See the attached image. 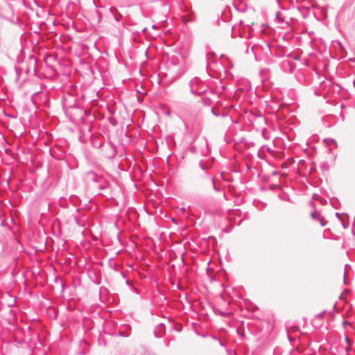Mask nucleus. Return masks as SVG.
<instances>
[{
  "label": "nucleus",
  "mask_w": 355,
  "mask_h": 355,
  "mask_svg": "<svg viewBox=\"0 0 355 355\" xmlns=\"http://www.w3.org/2000/svg\"><path fill=\"white\" fill-rule=\"evenodd\" d=\"M20 70H21V68L20 69L16 68V73H17V76L16 78V81H18L19 79V71H20Z\"/></svg>",
  "instance_id": "nucleus-19"
},
{
  "label": "nucleus",
  "mask_w": 355,
  "mask_h": 355,
  "mask_svg": "<svg viewBox=\"0 0 355 355\" xmlns=\"http://www.w3.org/2000/svg\"><path fill=\"white\" fill-rule=\"evenodd\" d=\"M193 20V17L192 14L189 15V16H183L182 17V21L184 23H187V22L191 21Z\"/></svg>",
  "instance_id": "nucleus-12"
},
{
  "label": "nucleus",
  "mask_w": 355,
  "mask_h": 355,
  "mask_svg": "<svg viewBox=\"0 0 355 355\" xmlns=\"http://www.w3.org/2000/svg\"><path fill=\"white\" fill-rule=\"evenodd\" d=\"M119 334L121 336H123V337H125L127 336L126 335L124 334V333H123L122 331H119Z\"/></svg>",
  "instance_id": "nucleus-24"
},
{
  "label": "nucleus",
  "mask_w": 355,
  "mask_h": 355,
  "mask_svg": "<svg viewBox=\"0 0 355 355\" xmlns=\"http://www.w3.org/2000/svg\"><path fill=\"white\" fill-rule=\"evenodd\" d=\"M202 178L207 179L211 181L213 189L216 192H220L222 190L216 185V179L214 177H212L209 175L208 173H205L203 175H202Z\"/></svg>",
  "instance_id": "nucleus-5"
},
{
  "label": "nucleus",
  "mask_w": 355,
  "mask_h": 355,
  "mask_svg": "<svg viewBox=\"0 0 355 355\" xmlns=\"http://www.w3.org/2000/svg\"><path fill=\"white\" fill-rule=\"evenodd\" d=\"M205 143H206V145H207V141L206 139H205Z\"/></svg>",
  "instance_id": "nucleus-35"
},
{
  "label": "nucleus",
  "mask_w": 355,
  "mask_h": 355,
  "mask_svg": "<svg viewBox=\"0 0 355 355\" xmlns=\"http://www.w3.org/2000/svg\"><path fill=\"white\" fill-rule=\"evenodd\" d=\"M332 142H334L335 144H336V142L334 139H331Z\"/></svg>",
  "instance_id": "nucleus-30"
},
{
  "label": "nucleus",
  "mask_w": 355,
  "mask_h": 355,
  "mask_svg": "<svg viewBox=\"0 0 355 355\" xmlns=\"http://www.w3.org/2000/svg\"><path fill=\"white\" fill-rule=\"evenodd\" d=\"M342 226L344 229H347L349 227V223L348 222H344L342 221Z\"/></svg>",
  "instance_id": "nucleus-18"
},
{
  "label": "nucleus",
  "mask_w": 355,
  "mask_h": 355,
  "mask_svg": "<svg viewBox=\"0 0 355 355\" xmlns=\"http://www.w3.org/2000/svg\"><path fill=\"white\" fill-rule=\"evenodd\" d=\"M220 116H222V117H227L228 116V114L226 112H220Z\"/></svg>",
  "instance_id": "nucleus-22"
},
{
  "label": "nucleus",
  "mask_w": 355,
  "mask_h": 355,
  "mask_svg": "<svg viewBox=\"0 0 355 355\" xmlns=\"http://www.w3.org/2000/svg\"><path fill=\"white\" fill-rule=\"evenodd\" d=\"M121 275L123 278H125V273H124L123 272H121Z\"/></svg>",
  "instance_id": "nucleus-25"
},
{
  "label": "nucleus",
  "mask_w": 355,
  "mask_h": 355,
  "mask_svg": "<svg viewBox=\"0 0 355 355\" xmlns=\"http://www.w3.org/2000/svg\"><path fill=\"white\" fill-rule=\"evenodd\" d=\"M199 167H200L202 170H203V171H206V170H207V169H209V166H207L204 164V162H203V161H202V160H200V161L199 162Z\"/></svg>",
  "instance_id": "nucleus-14"
},
{
  "label": "nucleus",
  "mask_w": 355,
  "mask_h": 355,
  "mask_svg": "<svg viewBox=\"0 0 355 355\" xmlns=\"http://www.w3.org/2000/svg\"><path fill=\"white\" fill-rule=\"evenodd\" d=\"M277 173H278V172H277V171H274V172L272 173V175H277Z\"/></svg>",
  "instance_id": "nucleus-27"
},
{
  "label": "nucleus",
  "mask_w": 355,
  "mask_h": 355,
  "mask_svg": "<svg viewBox=\"0 0 355 355\" xmlns=\"http://www.w3.org/2000/svg\"><path fill=\"white\" fill-rule=\"evenodd\" d=\"M345 275H346V273L345 272H344V279H345Z\"/></svg>",
  "instance_id": "nucleus-36"
},
{
  "label": "nucleus",
  "mask_w": 355,
  "mask_h": 355,
  "mask_svg": "<svg viewBox=\"0 0 355 355\" xmlns=\"http://www.w3.org/2000/svg\"><path fill=\"white\" fill-rule=\"evenodd\" d=\"M126 284H129V281L128 280L126 281Z\"/></svg>",
  "instance_id": "nucleus-37"
},
{
  "label": "nucleus",
  "mask_w": 355,
  "mask_h": 355,
  "mask_svg": "<svg viewBox=\"0 0 355 355\" xmlns=\"http://www.w3.org/2000/svg\"><path fill=\"white\" fill-rule=\"evenodd\" d=\"M347 324V322L346 321H343V325H346Z\"/></svg>",
  "instance_id": "nucleus-34"
},
{
  "label": "nucleus",
  "mask_w": 355,
  "mask_h": 355,
  "mask_svg": "<svg viewBox=\"0 0 355 355\" xmlns=\"http://www.w3.org/2000/svg\"><path fill=\"white\" fill-rule=\"evenodd\" d=\"M207 100H208V99H207V98H204L202 101H203L204 103H206V101H207Z\"/></svg>",
  "instance_id": "nucleus-28"
},
{
  "label": "nucleus",
  "mask_w": 355,
  "mask_h": 355,
  "mask_svg": "<svg viewBox=\"0 0 355 355\" xmlns=\"http://www.w3.org/2000/svg\"><path fill=\"white\" fill-rule=\"evenodd\" d=\"M109 121L110 122V123L112 125H116V122H115V120L114 119L109 118Z\"/></svg>",
  "instance_id": "nucleus-20"
},
{
  "label": "nucleus",
  "mask_w": 355,
  "mask_h": 355,
  "mask_svg": "<svg viewBox=\"0 0 355 355\" xmlns=\"http://www.w3.org/2000/svg\"><path fill=\"white\" fill-rule=\"evenodd\" d=\"M298 13H300V10L297 8H282L276 12L275 17L279 23H285L288 25L290 22L296 20L295 16Z\"/></svg>",
  "instance_id": "nucleus-2"
},
{
  "label": "nucleus",
  "mask_w": 355,
  "mask_h": 355,
  "mask_svg": "<svg viewBox=\"0 0 355 355\" xmlns=\"http://www.w3.org/2000/svg\"><path fill=\"white\" fill-rule=\"evenodd\" d=\"M311 216L312 219L317 220V221L319 220V217H321L317 211L312 212L311 214Z\"/></svg>",
  "instance_id": "nucleus-13"
},
{
  "label": "nucleus",
  "mask_w": 355,
  "mask_h": 355,
  "mask_svg": "<svg viewBox=\"0 0 355 355\" xmlns=\"http://www.w3.org/2000/svg\"><path fill=\"white\" fill-rule=\"evenodd\" d=\"M324 164H321V167L325 168Z\"/></svg>",
  "instance_id": "nucleus-33"
},
{
  "label": "nucleus",
  "mask_w": 355,
  "mask_h": 355,
  "mask_svg": "<svg viewBox=\"0 0 355 355\" xmlns=\"http://www.w3.org/2000/svg\"><path fill=\"white\" fill-rule=\"evenodd\" d=\"M37 61L35 58H33V56L30 57L29 60V68L26 70V73H30L32 70L33 72L34 76L37 75V67H36Z\"/></svg>",
  "instance_id": "nucleus-6"
},
{
  "label": "nucleus",
  "mask_w": 355,
  "mask_h": 355,
  "mask_svg": "<svg viewBox=\"0 0 355 355\" xmlns=\"http://www.w3.org/2000/svg\"><path fill=\"white\" fill-rule=\"evenodd\" d=\"M163 327H164V324L162 323L159 324L156 327V328L155 329L154 332H153L155 337L160 338L162 336L160 334H159V329H162Z\"/></svg>",
  "instance_id": "nucleus-9"
},
{
  "label": "nucleus",
  "mask_w": 355,
  "mask_h": 355,
  "mask_svg": "<svg viewBox=\"0 0 355 355\" xmlns=\"http://www.w3.org/2000/svg\"><path fill=\"white\" fill-rule=\"evenodd\" d=\"M276 1H277V3H278V4H279V3H280V1H281V0H276Z\"/></svg>",
  "instance_id": "nucleus-31"
},
{
  "label": "nucleus",
  "mask_w": 355,
  "mask_h": 355,
  "mask_svg": "<svg viewBox=\"0 0 355 355\" xmlns=\"http://www.w3.org/2000/svg\"><path fill=\"white\" fill-rule=\"evenodd\" d=\"M190 92L196 96H200L207 92V89L204 87L202 81L196 77L189 81Z\"/></svg>",
  "instance_id": "nucleus-3"
},
{
  "label": "nucleus",
  "mask_w": 355,
  "mask_h": 355,
  "mask_svg": "<svg viewBox=\"0 0 355 355\" xmlns=\"http://www.w3.org/2000/svg\"><path fill=\"white\" fill-rule=\"evenodd\" d=\"M90 141H91V144H92V147L97 148V149H99L101 148L102 144H101V141H100V139L98 137L95 136V135H91Z\"/></svg>",
  "instance_id": "nucleus-7"
},
{
  "label": "nucleus",
  "mask_w": 355,
  "mask_h": 355,
  "mask_svg": "<svg viewBox=\"0 0 355 355\" xmlns=\"http://www.w3.org/2000/svg\"><path fill=\"white\" fill-rule=\"evenodd\" d=\"M196 150H197V149H196V147L195 146L191 147V148H190V151L191 153H196Z\"/></svg>",
  "instance_id": "nucleus-21"
},
{
  "label": "nucleus",
  "mask_w": 355,
  "mask_h": 355,
  "mask_svg": "<svg viewBox=\"0 0 355 355\" xmlns=\"http://www.w3.org/2000/svg\"><path fill=\"white\" fill-rule=\"evenodd\" d=\"M184 58L178 53L168 56L166 66L168 73L173 76H178L184 73Z\"/></svg>",
  "instance_id": "nucleus-1"
},
{
  "label": "nucleus",
  "mask_w": 355,
  "mask_h": 355,
  "mask_svg": "<svg viewBox=\"0 0 355 355\" xmlns=\"http://www.w3.org/2000/svg\"><path fill=\"white\" fill-rule=\"evenodd\" d=\"M163 327H164V324L162 323L159 324L156 327V328L155 329L154 332H153L155 337L160 338L162 336L160 334H159V329H162Z\"/></svg>",
  "instance_id": "nucleus-10"
},
{
  "label": "nucleus",
  "mask_w": 355,
  "mask_h": 355,
  "mask_svg": "<svg viewBox=\"0 0 355 355\" xmlns=\"http://www.w3.org/2000/svg\"><path fill=\"white\" fill-rule=\"evenodd\" d=\"M116 146L112 141H109L103 149V155L105 158L112 160L116 157Z\"/></svg>",
  "instance_id": "nucleus-4"
},
{
  "label": "nucleus",
  "mask_w": 355,
  "mask_h": 355,
  "mask_svg": "<svg viewBox=\"0 0 355 355\" xmlns=\"http://www.w3.org/2000/svg\"><path fill=\"white\" fill-rule=\"evenodd\" d=\"M324 164H321V167L325 168Z\"/></svg>",
  "instance_id": "nucleus-32"
},
{
  "label": "nucleus",
  "mask_w": 355,
  "mask_h": 355,
  "mask_svg": "<svg viewBox=\"0 0 355 355\" xmlns=\"http://www.w3.org/2000/svg\"><path fill=\"white\" fill-rule=\"evenodd\" d=\"M345 340L347 343H349V338L348 337L345 338Z\"/></svg>",
  "instance_id": "nucleus-26"
},
{
  "label": "nucleus",
  "mask_w": 355,
  "mask_h": 355,
  "mask_svg": "<svg viewBox=\"0 0 355 355\" xmlns=\"http://www.w3.org/2000/svg\"><path fill=\"white\" fill-rule=\"evenodd\" d=\"M163 327H164V324L162 323L159 324L156 327V328L155 329L154 332H153L155 337L160 338L162 336L160 334H159V329H162Z\"/></svg>",
  "instance_id": "nucleus-11"
},
{
  "label": "nucleus",
  "mask_w": 355,
  "mask_h": 355,
  "mask_svg": "<svg viewBox=\"0 0 355 355\" xmlns=\"http://www.w3.org/2000/svg\"><path fill=\"white\" fill-rule=\"evenodd\" d=\"M255 122L260 126H263L266 125V119L262 114H259L255 117Z\"/></svg>",
  "instance_id": "nucleus-8"
},
{
  "label": "nucleus",
  "mask_w": 355,
  "mask_h": 355,
  "mask_svg": "<svg viewBox=\"0 0 355 355\" xmlns=\"http://www.w3.org/2000/svg\"><path fill=\"white\" fill-rule=\"evenodd\" d=\"M223 196L224 198L225 199V198H226V197H225V193L224 191L223 192Z\"/></svg>",
  "instance_id": "nucleus-29"
},
{
  "label": "nucleus",
  "mask_w": 355,
  "mask_h": 355,
  "mask_svg": "<svg viewBox=\"0 0 355 355\" xmlns=\"http://www.w3.org/2000/svg\"><path fill=\"white\" fill-rule=\"evenodd\" d=\"M98 340L100 345H103V346L107 345V342L103 337H99Z\"/></svg>",
  "instance_id": "nucleus-16"
},
{
  "label": "nucleus",
  "mask_w": 355,
  "mask_h": 355,
  "mask_svg": "<svg viewBox=\"0 0 355 355\" xmlns=\"http://www.w3.org/2000/svg\"><path fill=\"white\" fill-rule=\"evenodd\" d=\"M318 221L320 222L322 227L325 226L327 223V220L322 216L319 217V220Z\"/></svg>",
  "instance_id": "nucleus-15"
},
{
  "label": "nucleus",
  "mask_w": 355,
  "mask_h": 355,
  "mask_svg": "<svg viewBox=\"0 0 355 355\" xmlns=\"http://www.w3.org/2000/svg\"><path fill=\"white\" fill-rule=\"evenodd\" d=\"M211 111V113L214 116H220V112L216 111L214 107H212Z\"/></svg>",
  "instance_id": "nucleus-17"
},
{
  "label": "nucleus",
  "mask_w": 355,
  "mask_h": 355,
  "mask_svg": "<svg viewBox=\"0 0 355 355\" xmlns=\"http://www.w3.org/2000/svg\"><path fill=\"white\" fill-rule=\"evenodd\" d=\"M336 216L338 219L341 220V218H340V214L339 213H338V212H337V213H336Z\"/></svg>",
  "instance_id": "nucleus-23"
}]
</instances>
